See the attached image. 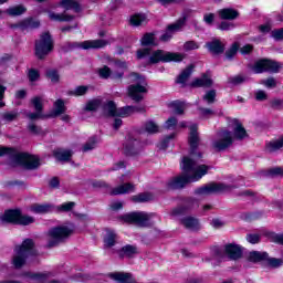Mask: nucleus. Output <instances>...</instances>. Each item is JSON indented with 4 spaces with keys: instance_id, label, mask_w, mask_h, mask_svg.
<instances>
[{
    "instance_id": "1",
    "label": "nucleus",
    "mask_w": 283,
    "mask_h": 283,
    "mask_svg": "<svg viewBox=\"0 0 283 283\" xmlns=\"http://www.w3.org/2000/svg\"><path fill=\"white\" fill-rule=\"evenodd\" d=\"M189 129L190 157L182 158L181 169L184 174L171 178L167 182V189H182L189 182H198L209 171V166L198 164V159L202 158V154L198 153V145H200L198 125H190Z\"/></svg>"
},
{
    "instance_id": "2",
    "label": "nucleus",
    "mask_w": 283,
    "mask_h": 283,
    "mask_svg": "<svg viewBox=\"0 0 283 283\" xmlns=\"http://www.w3.org/2000/svg\"><path fill=\"white\" fill-rule=\"evenodd\" d=\"M247 138V129L243 128L242 124L238 119H230L228 128L220 130L217 137L212 142V147L217 151H224L233 145L234 140H243Z\"/></svg>"
},
{
    "instance_id": "3",
    "label": "nucleus",
    "mask_w": 283,
    "mask_h": 283,
    "mask_svg": "<svg viewBox=\"0 0 283 283\" xmlns=\"http://www.w3.org/2000/svg\"><path fill=\"white\" fill-rule=\"evenodd\" d=\"M9 156L12 167H23V169H36L41 165L39 157L28 153H18L14 148L0 146V157Z\"/></svg>"
},
{
    "instance_id": "4",
    "label": "nucleus",
    "mask_w": 283,
    "mask_h": 283,
    "mask_svg": "<svg viewBox=\"0 0 283 283\" xmlns=\"http://www.w3.org/2000/svg\"><path fill=\"white\" fill-rule=\"evenodd\" d=\"M137 59H148V63H180L185 60V54L157 50L151 52V49H142L137 51Z\"/></svg>"
},
{
    "instance_id": "5",
    "label": "nucleus",
    "mask_w": 283,
    "mask_h": 283,
    "mask_svg": "<svg viewBox=\"0 0 283 283\" xmlns=\"http://www.w3.org/2000/svg\"><path fill=\"white\" fill-rule=\"evenodd\" d=\"M34 241L31 239H25L21 245L15 247L14 254L12 258V264L15 269H21L25 264V260L30 255H35Z\"/></svg>"
},
{
    "instance_id": "6",
    "label": "nucleus",
    "mask_w": 283,
    "mask_h": 283,
    "mask_svg": "<svg viewBox=\"0 0 283 283\" xmlns=\"http://www.w3.org/2000/svg\"><path fill=\"white\" fill-rule=\"evenodd\" d=\"M74 232V226H64L51 228L46 234L48 247H57L61 242H65Z\"/></svg>"
},
{
    "instance_id": "7",
    "label": "nucleus",
    "mask_w": 283,
    "mask_h": 283,
    "mask_svg": "<svg viewBox=\"0 0 283 283\" xmlns=\"http://www.w3.org/2000/svg\"><path fill=\"white\" fill-rule=\"evenodd\" d=\"M122 220H124V222L127 224H136L137 227H150V224H154V222L158 220V216H156V213L148 212H130L124 214Z\"/></svg>"
},
{
    "instance_id": "8",
    "label": "nucleus",
    "mask_w": 283,
    "mask_h": 283,
    "mask_svg": "<svg viewBox=\"0 0 283 283\" xmlns=\"http://www.w3.org/2000/svg\"><path fill=\"white\" fill-rule=\"evenodd\" d=\"M130 78L135 83L128 87L130 98L133 101H143L145 94H147V80L137 73L130 74Z\"/></svg>"
},
{
    "instance_id": "9",
    "label": "nucleus",
    "mask_w": 283,
    "mask_h": 283,
    "mask_svg": "<svg viewBox=\"0 0 283 283\" xmlns=\"http://www.w3.org/2000/svg\"><path fill=\"white\" fill-rule=\"evenodd\" d=\"M143 109L144 108H138L135 106L116 108V104L113 101H108L104 105L105 116H118L119 118H127V116H132V114H136V112H143Z\"/></svg>"
},
{
    "instance_id": "10",
    "label": "nucleus",
    "mask_w": 283,
    "mask_h": 283,
    "mask_svg": "<svg viewBox=\"0 0 283 283\" xmlns=\"http://www.w3.org/2000/svg\"><path fill=\"white\" fill-rule=\"evenodd\" d=\"M2 222H11L13 224H23L24 227L28 224H32L34 222V218L30 216H22L19 210H8L1 217Z\"/></svg>"
},
{
    "instance_id": "11",
    "label": "nucleus",
    "mask_w": 283,
    "mask_h": 283,
    "mask_svg": "<svg viewBox=\"0 0 283 283\" xmlns=\"http://www.w3.org/2000/svg\"><path fill=\"white\" fill-rule=\"evenodd\" d=\"M53 48L54 44L52 42V36H50V33H43L40 36V40L35 42V54L38 59H43L44 56H48Z\"/></svg>"
},
{
    "instance_id": "12",
    "label": "nucleus",
    "mask_w": 283,
    "mask_h": 283,
    "mask_svg": "<svg viewBox=\"0 0 283 283\" xmlns=\"http://www.w3.org/2000/svg\"><path fill=\"white\" fill-rule=\"evenodd\" d=\"M231 188L224 184H208L196 190L197 196H210V193H222Z\"/></svg>"
},
{
    "instance_id": "13",
    "label": "nucleus",
    "mask_w": 283,
    "mask_h": 283,
    "mask_svg": "<svg viewBox=\"0 0 283 283\" xmlns=\"http://www.w3.org/2000/svg\"><path fill=\"white\" fill-rule=\"evenodd\" d=\"M252 71L254 74H262V72H279L280 64L271 60H260L253 65Z\"/></svg>"
},
{
    "instance_id": "14",
    "label": "nucleus",
    "mask_w": 283,
    "mask_h": 283,
    "mask_svg": "<svg viewBox=\"0 0 283 283\" xmlns=\"http://www.w3.org/2000/svg\"><path fill=\"white\" fill-rule=\"evenodd\" d=\"M117 70H119L117 73H112V70L109 67L104 66L99 69L98 73L102 78H123V71L127 70V63L125 62H117L116 63Z\"/></svg>"
},
{
    "instance_id": "15",
    "label": "nucleus",
    "mask_w": 283,
    "mask_h": 283,
    "mask_svg": "<svg viewBox=\"0 0 283 283\" xmlns=\"http://www.w3.org/2000/svg\"><path fill=\"white\" fill-rule=\"evenodd\" d=\"M31 103L36 113L29 114L28 118H30V120H36V118H41L43 116L41 112H43V103H45V98L43 96H36L31 101Z\"/></svg>"
},
{
    "instance_id": "16",
    "label": "nucleus",
    "mask_w": 283,
    "mask_h": 283,
    "mask_svg": "<svg viewBox=\"0 0 283 283\" xmlns=\"http://www.w3.org/2000/svg\"><path fill=\"white\" fill-rule=\"evenodd\" d=\"M185 25V18L179 19L176 23L168 25L166 32L160 36V41H169L174 32H178Z\"/></svg>"
},
{
    "instance_id": "17",
    "label": "nucleus",
    "mask_w": 283,
    "mask_h": 283,
    "mask_svg": "<svg viewBox=\"0 0 283 283\" xmlns=\"http://www.w3.org/2000/svg\"><path fill=\"white\" fill-rule=\"evenodd\" d=\"M224 253L230 260H239V258H242V248L238 244L230 243L224 247Z\"/></svg>"
},
{
    "instance_id": "18",
    "label": "nucleus",
    "mask_w": 283,
    "mask_h": 283,
    "mask_svg": "<svg viewBox=\"0 0 283 283\" xmlns=\"http://www.w3.org/2000/svg\"><path fill=\"white\" fill-rule=\"evenodd\" d=\"M107 42L105 40H87L80 44L82 50H96L98 48H105Z\"/></svg>"
},
{
    "instance_id": "19",
    "label": "nucleus",
    "mask_w": 283,
    "mask_h": 283,
    "mask_svg": "<svg viewBox=\"0 0 283 283\" xmlns=\"http://www.w3.org/2000/svg\"><path fill=\"white\" fill-rule=\"evenodd\" d=\"M39 25H41L39 20L30 18L21 21L18 24H13L11 28H19L20 30H33L34 28H39Z\"/></svg>"
},
{
    "instance_id": "20",
    "label": "nucleus",
    "mask_w": 283,
    "mask_h": 283,
    "mask_svg": "<svg viewBox=\"0 0 283 283\" xmlns=\"http://www.w3.org/2000/svg\"><path fill=\"white\" fill-rule=\"evenodd\" d=\"M136 191V186L133 184H123L114 188L111 193L112 196H122L123 193H134Z\"/></svg>"
},
{
    "instance_id": "21",
    "label": "nucleus",
    "mask_w": 283,
    "mask_h": 283,
    "mask_svg": "<svg viewBox=\"0 0 283 283\" xmlns=\"http://www.w3.org/2000/svg\"><path fill=\"white\" fill-rule=\"evenodd\" d=\"M185 127H189L187 122H180L178 124V119H176V117H170L165 123L166 129H176V132H178L179 129H185Z\"/></svg>"
},
{
    "instance_id": "22",
    "label": "nucleus",
    "mask_w": 283,
    "mask_h": 283,
    "mask_svg": "<svg viewBox=\"0 0 283 283\" xmlns=\"http://www.w3.org/2000/svg\"><path fill=\"white\" fill-rule=\"evenodd\" d=\"M213 85V81H211V75L206 73L201 76V78H197L191 83L192 87H211Z\"/></svg>"
},
{
    "instance_id": "23",
    "label": "nucleus",
    "mask_w": 283,
    "mask_h": 283,
    "mask_svg": "<svg viewBox=\"0 0 283 283\" xmlns=\"http://www.w3.org/2000/svg\"><path fill=\"white\" fill-rule=\"evenodd\" d=\"M139 142L128 137L126 144L124 145V151L127 154V156H134V154H137L136 148L138 147Z\"/></svg>"
},
{
    "instance_id": "24",
    "label": "nucleus",
    "mask_w": 283,
    "mask_h": 283,
    "mask_svg": "<svg viewBox=\"0 0 283 283\" xmlns=\"http://www.w3.org/2000/svg\"><path fill=\"white\" fill-rule=\"evenodd\" d=\"M181 223L186 229H189L190 231H198L200 229V222L198 219L192 218V217H186L181 220Z\"/></svg>"
},
{
    "instance_id": "25",
    "label": "nucleus",
    "mask_w": 283,
    "mask_h": 283,
    "mask_svg": "<svg viewBox=\"0 0 283 283\" xmlns=\"http://www.w3.org/2000/svg\"><path fill=\"white\" fill-rule=\"evenodd\" d=\"M207 48L212 54H222L224 52V45L219 40L207 43Z\"/></svg>"
},
{
    "instance_id": "26",
    "label": "nucleus",
    "mask_w": 283,
    "mask_h": 283,
    "mask_svg": "<svg viewBox=\"0 0 283 283\" xmlns=\"http://www.w3.org/2000/svg\"><path fill=\"white\" fill-rule=\"evenodd\" d=\"M138 253V248L135 245H125L122 248L119 255L120 258H134V255H137Z\"/></svg>"
},
{
    "instance_id": "27",
    "label": "nucleus",
    "mask_w": 283,
    "mask_h": 283,
    "mask_svg": "<svg viewBox=\"0 0 283 283\" xmlns=\"http://www.w3.org/2000/svg\"><path fill=\"white\" fill-rule=\"evenodd\" d=\"M116 244V232L107 229L104 234V245L106 248L114 247Z\"/></svg>"
},
{
    "instance_id": "28",
    "label": "nucleus",
    "mask_w": 283,
    "mask_h": 283,
    "mask_svg": "<svg viewBox=\"0 0 283 283\" xmlns=\"http://www.w3.org/2000/svg\"><path fill=\"white\" fill-rule=\"evenodd\" d=\"M54 157L61 163H67V160L72 158V151L65 149H56L54 150Z\"/></svg>"
},
{
    "instance_id": "29",
    "label": "nucleus",
    "mask_w": 283,
    "mask_h": 283,
    "mask_svg": "<svg viewBox=\"0 0 283 283\" xmlns=\"http://www.w3.org/2000/svg\"><path fill=\"white\" fill-rule=\"evenodd\" d=\"M53 209L54 207L50 203L33 205L31 207V211H33V213H50Z\"/></svg>"
},
{
    "instance_id": "30",
    "label": "nucleus",
    "mask_w": 283,
    "mask_h": 283,
    "mask_svg": "<svg viewBox=\"0 0 283 283\" xmlns=\"http://www.w3.org/2000/svg\"><path fill=\"white\" fill-rule=\"evenodd\" d=\"M250 262H264L269 260V254L266 252L253 251L249 254Z\"/></svg>"
},
{
    "instance_id": "31",
    "label": "nucleus",
    "mask_w": 283,
    "mask_h": 283,
    "mask_svg": "<svg viewBox=\"0 0 283 283\" xmlns=\"http://www.w3.org/2000/svg\"><path fill=\"white\" fill-rule=\"evenodd\" d=\"M60 6L64 8V10H74V12L81 11V6L74 0H62Z\"/></svg>"
},
{
    "instance_id": "32",
    "label": "nucleus",
    "mask_w": 283,
    "mask_h": 283,
    "mask_svg": "<svg viewBox=\"0 0 283 283\" xmlns=\"http://www.w3.org/2000/svg\"><path fill=\"white\" fill-rule=\"evenodd\" d=\"M192 73H193V65H189L177 77V83L179 85H185V83H187V78H189V76H191Z\"/></svg>"
},
{
    "instance_id": "33",
    "label": "nucleus",
    "mask_w": 283,
    "mask_h": 283,
    "mask_svg": "<svg viewBox=\"0 0 283 283\" xmlns=\"http://www.w3.org/2000/svg\"><path fill=\"white\" fill-rule=\"evenodd\" d=\"M65 102L63 99H56L53 104V116H61V114H65Z\"/></svg>"
},
{
    "instance_id": "34",
    "label": "nucleus",
    "mask_w": 283,
    "mask_h": 283,
    "mask_svg": "<svg viewBox=\"0 0 283 283\" xmlns=\"http://www.w3.org/2000/svg\"><path fill=\"white\" fill-rule=\"evenodd\" d=\"M219 17L221 19L233 20L238 19V12L233 9H222L219 11Z\"/></svg>"
},
{
    "instance_id": "35",
    "label": "nucleus",
    "mask_w": 283,
    "mask_h": 283,
    "mask_svg": "<svg viewBox=\"0 0 283 283\" xmlns=\"http://www.w3.org/2000/svg\"><path fill=\"white\" fill-rule=\"evenodd\" d=\"M147 23V15L144 13H137L130 17V24L133 25H145Z\"/></svg>"
},
{
    "instance_id": "36",
    "label": "nucleus",
    "mask_w": 283,
    "mask_h": 283,
    "mask_svg": "<svg viewBox=\"0 0 283 283\" xmlns=\"http://www.w3.org/2000/svg\"><path fill=\"white\" fill-rule=\"evenodd\" d=\"M6 12L7 14H9V17H21V14L25 12V7L23 6L11 7L7 9Z\"/></svg>"
},
{
    "instance_id": "37",
    "label": "nucleus",
    "mask_w": 283,
    "mask_h": 283,
    "mask_svg": "<svg viewBox=\"0 0 283 283\" xmlns=\"http://www.w3.org/2000/svg\"><path fill=\"white\" fill-rule=\"evenodd\" d=\"M154 200V195L149 192L139 193L133 197V202H149Z\"/></svg>"
},
{
    "instance_id": "38",
    "label": "nucleus",
    "mask_w": 283,
    "mask_h": 283,
    "mask_svg": "<svg viewBox=\"0 0 283 283\" xmlns=\"http://www.w3.org/2000/svg\"><path fill=\"white\" fill-rule=\"evenodd\" d=\"M282 147H283V137H281L276 140L270 142L266 145L268 151H277V149H282Z\"/></svg>"
},
{
    "instance_id": "39",
    "label": "nucleus",
    "mask_w": 283,
    "mask_h": 283,
    "mask_svg": "<svg viewBox=\"0 0 283 283\" xmlns=\"http://www.w3.org/2000/svg\"><path fill=\"white\" fill-rule=\"evenodd\" d=\"M170 105L174 108L175 114H184L185 109H187V104H185V102L175 101Z\"/></svg>"
},
{
    "instance_id": "40",
    "label": "nucleus",
    "mask_w": 283,
    "mask_h": 283,
    "mask_svg": "<svg viewBox=\"0 0 283 283\" xmlns=\"http://www.w3.org/2000/svg\"><path fill=\"white\" fill-rule=\"evenodd\" d=\"M49 18L51 21H72L74 18L66 14H56L54 12H49Z\"/></svg>"
},
{
    "instance_id": "41",
    "label": "nucleus",
    "mask_w": 283,
    "mask_h": 283,
    "mask_svg": "<svg viewBox=\"0 0 283 283\" xmlns=\"http://www.w3.org/2000/svg\"><path fill=\"white\" fill-rule=\"evenodd\" d=\"M142 45H156V38H154L153 33H146L142 40Z\"/></svg>"
},
{
    "instance_id": "42",
    "label": "nucleus",
    "mask_w": 283,
    "mask_h": 283,
    "mask_svg": "<svg viewBox=\"0 0 283 283\" xmlns=\"http://www.w3.org/2000/svg\"><path fill=\"white\" fill-rule=\"evenodd\" d=\"M145 132H147V134H158L159 127L154 123V120H148L145 124Z\"/></svg>"
},
{
    "instance_id": "43",
    "label": "nucleus",
    "mask_w": 283,
    "mask_h": 283,
    "mask_svg": "<svg viewBox=\"0 0 283 283\" xmlns=\"http://www.w3.org/2000/svg\"><path fill=\"white\" fill-rule=\"evenodd\" d=\"M76 203L70 201V202H65V203H62L60 206H57V211L60 213H65L67 211H72V209H74Z\"/></svg>"
},
{
    "instance_id": "44",
    "label": "nucleus",
    "mask_w": 283,
    "mask_h": 283,
    "mask_svg": "<svg viewBox=\"0 0 283 283\" xmlns=\"http://www.w3.org/2000/svg\"><path fill=\"white\" fill-rule=\"evenodd\" d=\"M247 81V77L244 75H235L228 78V83L230 85H240L241 83H244Z\"/></svg>"
},
{
    "instance_id": "45",
    "label": "nucleus",
    "mask_w": 283,
    "mask_h": 283,
    "mask_svg": "<svg viewBox=\"0 0 283 283\" xmlns=\"http://www.w3.org/2000/svg\"><path fill=\"white\" fill-rule=\"evenodd\" d=\"M98 107H101V99H92L86 104L85 109L86 112H94Z\"/></svg>"
},
{
    "instance_id": "46",
    "label": "nucleus",
    "mask_w": 283,
    "mask_h": 283,
    "mask_svg": "<svg viewBox=\"0 0 283 283\" xmlns=\"http://www.w3.org/2000/svg\"><path fill=\"white\" fill-rule=\"evenodd\" d=\"M87 86H77L75 90L71 91V96H84V94H87Z\"/></svg>"
},
{
    "instance_id": "47",
    "label": "nucleus",
    "mask_w": 283,
    "mask_h": 283,
    "mask_svg": "<svg viewBox=\"0 0 283 283\" xmlns=\"http://www.w3.org/2000/svg\"><path fill=\"white\" fill-rule=\"evenodd\" d=\"M96 143H98V139L96 137L91 138L83 147V151H92V149L96 148Z\"/></svg>"
},
{
    "instance_id": "48",
    "label": "nucleus",
    "mask_w": 283,
    "mask_h": 283,
    "mask_svg": "<svg viewBox=\"0 0 283 283\" xmlns=\"http://www.w3.org/2000/svg\"><path fill=\"white\" fill-rule=\"evenodd\" d=\"M174 138H176V134H171L170 136L166 137L165 139H163L159 144H158V148L159 149H167V147H169V142L174 140Z\"/></svg>"
},
{
    "instance_id": "49",
    "label": "nucleus",
    "mask_w": 283,
    "mask_h": 283,
    "mask_svg": "<svg viewBox=\"0 0 283 283\" xmlns=\"http://www.w3.org/2000/svg\"><path fill=\"white\" fill-rule=\"evenodd\" d=\"M203 101L208 103V105H211V103H216V92L212 91H208L205 96H203Z\"/></svg>"
},
{
    "instance_id": "50",
    "label": "nucleus",
    "mask_w": 283,
    "mask_h": 283,
    "mask_svg": "<svg viewBox=\"0 0 283 283\" xmlns=\"http://www.w3.org/2000/svg\"><path fill=\"white\" fill-rule=\"evenodd\" d=\"M238 50H240V45L238 43L232 44L230 50L226 53L227 59H233L238 53Z\"/></svg>"
},
{
    "instance_id": "51",
    "label": "nucleus",
    "mask_w": 283,
    "mask_h": 283,
    "mask_svg": "<svg viewBox=\"0 0 283 283\" xmlns=\"http://www.w3.org/2000/svg\"><path fill=\"white\" fill-rule=\"evenodd\" d=\"M198 48H200V45L193 41H188L184 44V50L186 52H190V50H198Z\"/></svg>"
},
{
    "instance_id": "52",
    "label": "nucleus",
    "mask_w": 283,
    "mask_h": 283,
    "mask_svg": "<svg viewBox=\"0 0 283 283\" xmlns=\"http://www.w3.org/2000/svg\"><path fill=\"white\" fill-rule=\"evenodd\" d=\"M46 76L50 78V81H52V83H59V72L55 70L48 71Z\"/></svg>"
},
{
    "instance_id": "53",
    "label": "nucleus",
    "mask_w": 283,
    "mask_h": 283,
    "mask_svg": "<svg viewBox=\"0 0 283 283\" xmlns=\"http://www.w3.org/2000/svg\"><path fill=\"white\" fill-rule=\"evenodd\" d=\"M19 116V113L17 112H9V113H4L2 115L3 119L7 120L8 123H11V120H14V118H17Z\"/></svg>"
},
{
    "instance_id": "54",
    "label": "nucleus",
    "mask_w": 283,
    "mask_h": 283,
    "mask_svg": "<svg viewBox=\"0 0 283 283\" xmlns=\"http://www.w3.org/2000/svg\"><path fill=\"white\" fill-rule=\"evenodd\" d=\"M268 261V263L270 264V266H273L274 269H277V266H282V260L280 259H275V258H272V259H265Z\"/></svg>"
},
{
    "instance_id": "55",
    "label": "nucleus",
    "mask_w": 283,
    "mask_h": 283,
    "mask_svg": "<svg viewBox=\"0 0 283 283\" xmlns=\"http://www.w3.org/2000/svg\"><path fill=\"white\" fill-rule=\"evenodd\" d=\"M272 36L275 41H282L283 40V29H277L272 31Z\"/></svg>"
},
{
    "instance_id": "56",
    "label": "nucleus",
    "mask_w": 283,
    "mask_h": 283,
    "mask_svg": "<svg viewBox=\"0 0 283 283\" xmlns=\"http://www.w3.org/2000/svg\"><path fill=\"white\" fill-rule=\"evenodd\" d=\"M261 83L265 87H275V85H277V83L275 82V78H273V77H270L268 80H263Z\"/></svg>"
},
{
    "instance_id": "57",
    "label": "nucleus",
    "mask_w": 283,
    "mask_h": 283,
    "mask_svg": "<svg viewBox=\"0 0 283 283\" xmlns=\"http://www.w3.org/2000/svg\"><path fill=\"white\" fill-rule=\"evenodd\" d=\"M247 240H248V242H250V244H258V242H260V235L259 234H248Z\"/></svg>"
},
{
    "instance_id": "58",
    "label": "nucleus",
    "mask_w": 283,
    "mask_h": 283,
    "mask_svg": "<svg viewBox=\"0 0 283 283\" xmlns=\"http://www.w3.org/2000/svg\"><path fill=\"white\" fill-rule=\"evenodd\" d=\"M200 116H202V118H209V116H213V111L209 108H200Z\"/></svg>"
},
{
    "instance_id": "59",
    "label": "nucleus",
    "mask_w": 283,
    "mask_h": 283,
    "mask_svg": "<svg viewBox=\"0 0 283 283\" xmlns=\"http://www.w3.org/2000/svg\"><path fill=\"white\" fill-rule=\"evenodd\" d=\"M216 19V15L213 13H207L203 17V21L205 23H207L208 25H211V23H213V20Z\"/></svg>"
},
{
    "instance_id": "60",
    "label": "nucleus",
    "mask_w": 283,
    "mask_h": 283,
    "mask_svg": "<svg viewBox=\"0 0 283 283\" xmlns=\"http://www.w3.org/2000/svg\"><path fill=\"white\" fill-rule=\"evenodd\" d=\"M219 30H233V23L223 21L219 25Z\"/></svg>"
},
{
    "instance_id": "61",
    "label": "nucleus",
    "mask_w": 283,
    "mask_h": 283,
    "mask_svg": "<svg viewBox=\"0 0 283 283\" xmlns=\"http://www.w3.org/2000/svg\"><path fill=\"white\" fill-rule=\"evenodd\" d=\"M29 80L30 81H38L39 80V71L36 70H30L29 71Z\"/></svg>"
},
{
    "instance_id": "62",
    "label": "nucleus",
    "mask_w": 283,
    "mask_h": 283,
    "mask_svg": "<svg viewBox=\"0 0 283 283\" xmlns=\"http://www.w3.org/2000/svg\"><path fill=\"white\" fill-rule=\"evenodd\" d=\"M240 52H241V54H249V53L253 52V45L245 44L244 46H242L240 49Z\"/></svg>"
},
{
    "instance_id": "63",
    "label": "nucleus",
    "mask_w": 283,
    "mask_h": 283,
    "mask_svg": "<svg viewBox=\"0 0 283 283\" xmlns=\"http://www.w3.org/2000/svg\"><path fill=\"white\" fill-rule=\"evenodd\" d=\"M255 98H256V101H265L266 93L264 91H258L255 93Z\"/></svg>"
},
{
    "instance_id": "64",
    "label": "nucleus",
    "mask_w": 283,
    "mask_h": 283,
    "mask_svg": "<svg viewBox=\"0 0 283 283\" xmlns=\"http://www.w3.org/2000/svg\"><path fill=\"white\" fill-rule=\"evenodd\" d=\"M273 240H274V242H276L277 244H283V234H274V235H273Z\"/></svg>"
}]
</instances>
